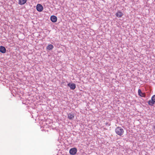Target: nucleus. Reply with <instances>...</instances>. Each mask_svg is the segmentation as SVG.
I'll use <instances>...</instances> for the list:
<instances>
[{
	"label": "nucleus",
	"mask_w": 155,
	"mask_h": 155,
	"mask_svg": "<svg viewBox=\"0 0 155 155\" xmlns=\"http://www.w3.org/2000/svg\"><path fill=\"white\" fill-rule=\"evenodd\" d=\"M124 132L123 129L120 127H117L115 129V132L116 134L120 136L123 134Z\"/></svg>",
	"instance_id": "f257e3e1"
},
{
	"label": "nucleus",
	"mask_w": 155,
	"mask_h": 155,
	"mask_svg": "<svg viewBox=\"0 0 155 155\" xmlns=\"http://www.w3.org/2000/svg\"><path fill=\"white\" fill-rule=\"evenodd\" d=\"M151 99L148 101V104L151 106H153L155 103V95L152 96Z\"/></svg>",
	"instance_id": "f03ea898"
},
{
	"label": "nucleus",
	"mask_w": 155,
	"mask_h": 155,
	"mask_svg": "<svg viewBox=\"0 0 155 155\" xmlns=\"http://www.w3.org/2000/svg\"><path fill=\"white\" fill-rule=\"evenodd\" d=\"M77 149L76 148H73L69 150L70 153L72 155H75L77 152Z\"/></svg>",
	"instance_id": "7ed1b4c3"
},
{
	"label": "nucleus",
	"mask_w": 155,
	"mask_h": 155,
	"mask_svg": "<svg viewBox=\"0 0 155 155\" xmlns=\"http://www.w3.org/2000/svg\"><path fill=\"white\" fill-rule=\"evenodd\" d=\"M36 9L38 11L41 12L43 10V7L41 5L38 4L36 6Z\"/></svg>",
	"instance_id": "20e7f679"
},
{
	"label": "nucleus",
	"mask_w": 155,
	"mask_h": 155,
	"mask_svg": "<svg viewBox=\"0 0 155 155\" xmlns=\"http://www.w3.org/2000/svg\"><path fill=\"white\" fill-rule=\"evenodd\" d=\"M68 86L70 87V89L71 90H74L76 88L75 84L74 83L71 84V83H69L67 84Z\"/></svg>",
	"instance_id": "39448f33"
},
{
	"label": "nucleus",
	"mask_w": 155,
	"mask_h": 155,
	"mask_svg": "<svg viewBox=\"0 0 155 155\" xmlns=\"http://www.w3.org/2000/svg\"><path fill=\"white\" fill-rule=\"evenodd\" d=\"M138 95L141 97H146V94L145 93L142 92L140 89H138Z\"/></svg>",
	"instance_id": "423d86ee"
},
{
	"label": "nucleus",
	"mask_w": 155,
	"mask_h": 155,
	"mask_svg": "<svg viewBox=\"0 0 155 155\" xmlns=\"http://www.w3.org/2000/svg\"><path fill=\"white\" fill-rule=\"evenodd\" d=\"M51 21L53 22H55L57 21V18L55 16L52 15L50 18Z\"/></svg>",
	"instance_id": "0eeeda50"
},
{
	"label": "nucleus",
	"mask_w": 155,
	"mask_h": 155,
	"mask_svg": "<svg viewBox=\"0 0 155 155\" xmlns=\"http://www.w3.org/2000/svg\"><path fill=\"white\" fill-rule=\"evenodd\" d=\"M123 13L120 11H118L115 14L116 16L118 18H120L123 15Z\"/></svg>",
	"instance_id": "6e6552de"
},
{
	"label": "nucleus",
	"mask_w": 155,
	"mask_h": 155,
	"mask_svg": "<svg viewBox=\"0 0 155 155\" xmlns=\"http://www.w3.org/2000/svg\"><path fill=\"white\" fill-rule=\"evenodd\" d=\"M6 51V49L3 46H0V52L2 53H5Z\"/></svg>",
	"instance_id": "1a4fd4ad"
},
{
	"label": "nucleus",
	"mask_w": 155,
	"mask_h": 155,
	"mask_svg": "<svg viewBox=\"0 0 155 155\" xmlns=\"http://www.w3.org/2000/svg\"><path fill=\"white\" fill-rule=\"evenodd\" d=\"M68 118L70 120L73 119L74 117V116L73 114L70 113L68 114Z\"/></svg>",
	"instance_id": "9d476101"
},
{
	"label": "nucleus",
	"mask_w": 155,
	"mask_h": 155,
	"mask_svg": "<svg viewBox=\"0 0 155 155\" xmlns=\"http://www.w3.org/2000/svg\"><path fill=\"white\" fill-rule=\"evenodd\" d=\"M27 0H19L18 4L20 5H23L27 2Z\"/></svg>",
	"instance_id": "9b49d317"
},
{
	"label": "nucleus",
	"mask_w": 155,
	"mask_h": 155,
	"mask_svg": "<svg viewBox=\"0 0 155 155\" xmlns=\"http://www.w3.org/2000/svg\"><path fill=\"white\" fill-rule=\"evenodd\" d=\"M54 48L53 45L51 44L48 45L46 47V49L49 50H52Z\"/></svg>",
	"instance_id": "f8f14e48"
},
{
	"label": "nucleus",
	"mask_w": 155,
	"mask_h": 155,
	"mask_svg": "<svg viewBox=\"0 0 155 155\" xmlns=\"http://www.w3.org/2000/svg\"><path fill=\"white\" fill-rule=\"evenodd\" d=\"M106 125H107L108 126H109L110 125V124H109L108 123H106Z\"/></svg>",
	"instance_id": "ddd939ff"
},
{
	"label": "nucleus",
	"mask_w": 155,
	"mask_h": 155,
	"mask_svg": "<svg viewBox=\"0 0 155 155\" xmlns=\"http://www.w3.org/2000/svg\"><path fill=\"white\" fill-rule=\"evenodd\" d=\"M153 128H154V129L155 130V125L154 126Z\"/></svg>",
	"instance_id": "4468645a"
}]
</instances>
